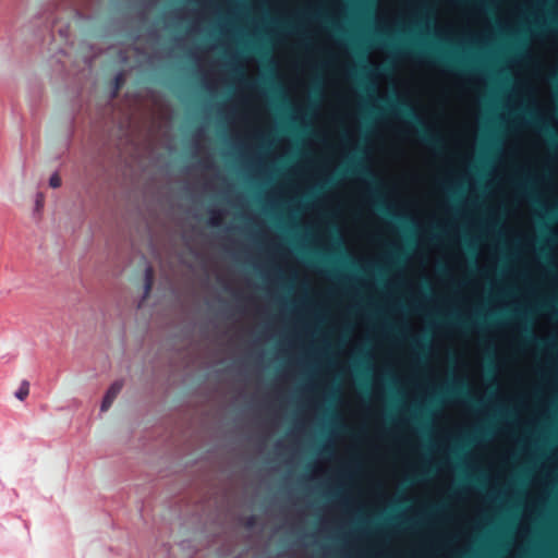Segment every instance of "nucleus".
<instances>
[{"label": "nucleus", "mask_w": 558, "mask_h": 558, "mask_svg": "<svg viewBox=\"0 0 558 558\" xmlns=\"http://www.w3.org/2000/svg\"><path fill=\"white\" fill-rule=\"evenodd\" d=\"M381 100L387 105L389 112H395L404 117L416 128L417 134L423 143L436 149H440L444 146L442 138L426 126L424 121L408 101L397 97L391 101L386 98Z\"/></svg>", "instance_id": "obj_1"}, {"label": "nucleus", "mask_w": 558, "mask_h": 558, "mask_svg": "<svg viewBox=\"0 0 558 558\" xmlns=\"http://www.w3.org/2000/svg\"><path fill=\"white\" fill-rule=\"evenodd\" d=\"M123 388V380H116L114 383L111 384V386L109 387V389L107 390L104 399H102V402H101V411H107L109 410V408L112 405L113 401L116 400V398L118 397V395L121 392Z\"/></svg>", "instance_id": "obj_2"}, {"label": "nucleus", "mask_w": 558, "mask_h": 558, "mask_svg": "<svg viewBox=\"0 0 558 558\" xmlns=\"http://www.w3.org/2000/svg\"><path fill=\"white\" fill-rule=\"evenodd\" d=\"M154 279H155L154 268H153V266L148 265L145 268V274H144V295H143V301L146 300L149 296V294L151 292V289H153V286H154Z\"/></svg>", "instance_id": "obj_3"}, {"label": "nucleus", "mask_w": 558, "mask_h": 558, "mask_svg": "<svg viewBox=\"0 0 558 558\" xmlns=\"http://www.w3.org/2000/svg\"><path fill=\"white\" fill-rule=\"evenodd\" d=\"M125 83V75L123 72H119L113 78V92L112 98L117 97L120 89L123 87Z\"/></svg>", "instance_id": "obj_4"}, {"label": "nucleus", "mask_w": 558, "mask_h": 558, "mask_svg": "<svg viewBox=\"0 0 558 558\" xmlns=\"http://www.w3.org/2000/svg\"><path fill=\"white\" fill-rule=\"evenodd\" d=\"M437 61L445 64L446 66H448L450 69H460V68L462 69L463 68V64H461L460 62L452 60L449 57H446L442 54L437 56Z\"/></svg>", "instance_id": "obj_5"}, {"label": "nucleus", "mask_w": 558, "mask_h": 558, "mask_svg": "<svg viewBox=\"0 0 558 558\" xmlns=\"http://www.w3.org/2000/svg\"><path fill=\"white\" fill-rule=\"evenodd\" d=\"M378 209L385 214L386 216H389L398 221H408L407 217L405 216H401V215H397L395 213H392L387 206H385L384 204H378L377 205Z\"/></svg>", "instance_id": "obj_6"}, {"label": "nucleus", "mask_w": 558, "mask_h": 558, "mask_svg": "<svg viewBox=\"0 0 558 558\" xmlns=\"http://www.w3.org/2000/svg\"><path fill=\"white\" fill-rule=\"evenodd\" d=\"M29 393V384L26 380H23L19 390L15 392V397L23 401Z\"/></svg>", "instance_id": "obj_7"}, {"label": "nucleus", "mask_w": 558, "mask_h": 558, "mask_svg": "<svg viewBox=\"0 0 558 558\" xmlns=\"http://www.w3.org/2000/svg\"><path fill=\"white\" fill-rule=\"evenodd\" d=\"M413 56L421 58V59H425L427 61H433L436 59L435 58L436 56L433 52L423 51V50H418V49L413 50Z\"/></svg>", "instance_id": "obj_8"}, {"label": "nucleus", "mask_w": 558, "mask_h": 558, "mask_svg": "<svg viewBox=\"0 0 558 558\" xmlns=\"http://www.w3.org/2000/svg\"><path fill=\"white\" fill-rule=\"evenodd\" d=\"M352 172L361 173L375 182L374 174L365 167L356 166V167L352 168Z\"/></svg>", "instance_id": "obj_9"}, {"label": "nucleus", "mask_w": 558, "mask_h": 558, "mask_svg": "<svg viewBox=\"0 0 558 558\" xmlns=\"http://www.w3.org/2000/svg\"><path fill=\"white\" fill-rule=\"evenodd\" d=\"M210 214L211 215H210L209 223L211 226H215V227L219 226L221 223V220H222L221 214L219 211H216V210H211Z\"/></svg>", "instance_id": "obj_10"}, {"label": "nucleus", "mask_w": 558, "mask_h": 558, "mask_svg": "<svg viewBox=\"0 0 558 558\" xmlns=\"http://www.w3.org/2000/svg\"><path fill=\"white\" fill-rule=\"evenodd\" d=\"M49 185L52 187V189H57L61 185V178L58 173H53L51 177H50V180H49Z\"/></svg>", "instance_id": "obj_11"}, {"label": "nucleus", "mask_w": 558, "mask_h": 558, "mask_svg": "<svg viewBox=\"0 0 558 558\" xmlns=\"http://www.w3.org/2000/svg\"><path fill=\"white\" fill-rule=\"evenodd\" d=\"M534 123H535V125H538V126H539V129H541L544 133H546V134H548L549 136H551L553 138H555V135H554V133H553V131H551V129H550L549 126H547L546 124L541 123L538 120H535V121H534Z\"/></svg>", "instance_id": "obj_12"}, {"label": "nucleus", "mask_w": 558, "mask_h": 558, "mask_svg": "<svg viewBox=\"0 0 558 558\" xmlns=\"http://www.w3.org/2000/svg\"><path fill=\"white\" fill-rule=\"evenodd\" d=\"M530 340L533 341L537 347H541V348H543L547 344V341H545L543 339L535 338L532 335L530 336Z\"/></svg>", "instance_id": "obj_13"}, {"label": "nucleus", "mask_w": 558, "mask_h": 558, "mask_svg": "<svg viewBox=\"0 0 558 558\" xmlns=\"http://www.w3.org/2000/svg\"><path fill=\"white\" fill-rule=\"evenodd\" d=\"M44 195L38 193L36 196V209L39 210L44 206Z\"/></svg>", "instance_id": "obj_14"}, {"label": "nucleus", "mask_w": 558, "mask_h": 558, "mask_svg": "<svg viewBox=\"0 0 558 558\" xmlns=\"http://www.w3.org/2000/svg\"><path fill=\"white\" fill-rule=\"evenodd\" d=\"M230 71L233 75L235 76H243V70L240 69V68H236V66H231L230 65Z\"/></svg>", "instance_id": "obj_15"}, {"label": "nucleus", "mask_w": 558, "mask_h": 558, "mask_svg": "<svg viewBox=\"0 0 558 558\" xmlns=\"http://www.w3.org/2000/svg\"><path fill=\"white\" fill-rule=\"evenodd\" d=\"M470 402L472 403V405L474 407H480L482 405V400L480 399H470Z\"/></svg>", "instance_id": "obj_16"}, {"label": "nucleus", "mask_w": 558, "mask_h": 558, "mask_svg": "<svg viewBox=\"0 0 558 558\" xmlns=\"http://www.w3.org/2000/svg\"><path fill=\"white\" fill-rule=\"evenodd\" d=\"M550 81L558 84V74L557 73H554L550 75Z\"/></svg>", "instance_id": "obj_17"}, {"label": "nucleus", "mask_w": 558, "mask_h": 558, "mask_svg": "<svg viewBox=\"0 0 558 558\" xmlns=\"http://www.w3.org/2000/svg\"><path fill=\"white\" fill-rule=\"evenodd\" d=\"M254 523H255V518L250 517V519L247 520V526H252V525H254Z\"/></svg>", "instance_id": "obj_18"}, {"label": "nucleus", "mask_w": 558, "mask_h": 558, "mask_svg": "<svg viewBox=\"0 0 558 558\" xmlns=\"http://www.w3.org/2000/svg\"><path fill=\"white\" fill-rule=\"evenodd\" d=\"M412 342H413L414 345H418L416 339H412Z\"/></svg>", "instance_id": "obj_19"}, {"label": "nucleus", "mask_w": 558, "mask_h": 558, "mask_svg": "<svg viewBox=\"0 0 558 558\" xmlns=\"http://www.w3.org/2000/svg\"><path fill=\"white\" fill-rule=\"evenodd\" d=\"M329 451H330V450H329V448H328V447H325V448H324V452H329Z\"/></svg>", "instance_id": "obj_20"}]
</instances>
